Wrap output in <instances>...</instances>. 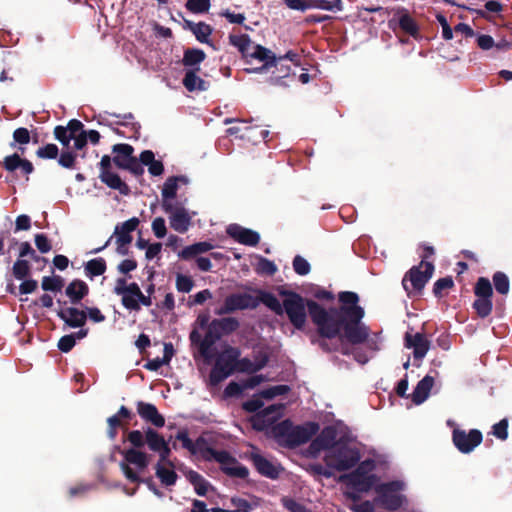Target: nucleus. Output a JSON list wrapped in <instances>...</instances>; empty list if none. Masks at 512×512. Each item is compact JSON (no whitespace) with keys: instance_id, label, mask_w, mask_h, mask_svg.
<instances>
[{"instance_id":"nucleus-31","label":"nucleus","mask_w":512,"mask_h":512,"mask_svg":"<svg viewBox=\"0 0 512 512\" xmlns=\"http://www.w3.org/2000/svg\"><path fill=\"white\" fill-rule=\"evenodd\" d=\"M155 475L164 486H173L176 484L178 479L177 473L174 471V467H169L166 464L156 463Z\"/></svg>"},{"instance_id":"nucleus-62","label":"nucleus","mask_w":512,"mask_h":512,"mask_svg":"<svg viewBox=\"0 0 512 512\" xmlns=\"http://www.w3.org/2000/svg\"><path fill=\"white\" fill-rule=\"evenodd\" d=\"M400 27L411 35H415L417 27L412 18L404 15L400 18Z\"/></svg>"},{"instance_id":"nucleus-61","label":"nucleus","mask_w":512,"mask_h":512,"mask_svg":"<svg viewBox=\"0 0 512 512\" xmlns=\"http://www.w3.org/2000/svg\"><path fill=\"white\" fill-rule=\"evenodd\" d=\"M38 283L34 279H24L23 282L19 286L20 294H30L37 290Z\"/></svg>"},{"instance_id":"nucleus-40","label":"nucleus","mask_w":512,"mask_h":512,"mask_svg":"<svg viewBox=\"0 0 512 512\" xmlns=\"http://www.w3.org/2000/svg\"><path fill=\"white\" fill-rule=\"evenodd\" d=\"M226 475L238 478H246L248 470L245 466L239 464L235 459L226 454Z\"/></svg>"},{"instance_id":"nucleus-44","label":"nucleus","mask_w":512,"mask_h":512,"mask_svg":"<svg viewBox=\"0 0 512 512\" xmlns=\"http://www.w3.org/2000/svg\"><path fill=\"white\" fill-rule=\"evenodd\" d=\"M211 7V0H187L185 8L193 14H205Z\"/></svg>"},{"instance_id":"nucleus-50","label":"nucleus","mask_w":512,"mask_h":512,"mask_svg":"<svg viewBox=\"0 0 512 512\" xmlns=\"http://www.w3.org/2000/svg\"><path fill=\"white\" fill-rule=\"evenodd\" d=\"M492 286L488 279L486 278H480L477 281L476 287H475V294L478 297H487L490 298L492 295Z\"/></svg>"},{"instance_id":"nucleus-39","label":"nucleus","mask_w":512,"mask_h":512,"mask_svg":"<svg viewBox=\"0 0 512 512\" xmlns=\"http://www.w3.org/2000/svg\"><path fill=\"white\" fill-rule=\"evenodd\" d=\"M145 438L148 448L153 452L159 451L166 442L162 435L150 427L145 431Z\"/></svg>"},{"instance_id":"nucleus-16","label":"nucleus","mask_w":512,"mask_h":512,"mask_svg":"<svg viewBox=\"0 0 512 512\" xmlns=\"http://www.w3.org/2000/svg\"><path fill=\"white\" fill-rule=\"evenodd\" d=\"M282 404L271 405L253 418V426L258 430H264L272 425L282 414Z\"/></svg>"},{"instance_id":"nucleus-41","label":"nucleus","mask_w":512,"mask_h":512,"mask_svg":"<svg viewBox=\"0 0 512 512\" xmlns=\"http://www.w3.org/2000/svg\"><path fill=\"white\" fill-rule=\"evenodd\" d=\"M183 85L188 91L204 89V81L196 74V71L194 70H189L186 72L183 78Z\"/></svg>"},{"instance_id":"nucleus-37","label":"nucleus","mask_w":512,"mask_h":512,"mask_svg":"<svg viewBox=\"0 0 512 512\" xmlns=\"http://www.w3.org/2000/svg\"><path fill=\"white\" fill-rule=\"evenodd\" d=\"M186 477L188 481L194 486L195 492L199 496H205L208 492L209 483L205 478L194 470H190Z\"/></svg>"},{"instance_id":"nucleus-19","label":"nucleus","mask_w":512,"mask_h":512,"mask_svg":"<svg viewBox=\"0 0 512 512\" xmlns=\"http://www.w3.org/2000/svg\"><path fill=\"white\" fill-rule=\"evenodd\" d=\"M227 233L236 241L245 245L254 246L260 240V236L257 232L237 224L229 225L227 228Z\"/></svg>"},{"instance_id":"nucleus-53","label":"nucleus","mask_w":512,"mask_h":512,"mask_svg":"<svg viewBox=\"0 0 512 512\" xmlns=\"http://www.w3.org/2000/svg\"><path fill=\"white\" fill-rule=\"evenodd\" d=\"M53 133L55 139L58 140L64 148L68 149L72 138H70L67 128H65V126L58 125L54 128Z\"/></svg>"},{"instance_id":"nucleus-22","label":"nucleus","mask_w":512,"mask_h":512,"mask_svg":"<svg viewBox=\"0 0 512 512\" xmlns=\"http://www.w3.org/2000/svg\"><path fill=\"white\" fill-rule=\"evenodd\" d=\"M119 466L128 481L137 484L144 483L147 485L148 489L154 493V495L160 498L163 497V492L156 487L152 477L141 478L139 474L125 462H120Z\"/></svg>"},{"instance_id":"nucleus-54","label":"nucleus","mask_w":512,"mask_h":512,"mask_svg":"<svg viewBox=\"0 0 512 512\" xmlns=\"http://www.w3.org/2000/svg\"><path fill=\"white\" fill-rule=\"evenodd\" d=\"M76 345L75 335L74 334H68L62 336L57 344L58 349L63 353L70 352L74 346Z\"/></svg>"},{"instance_id":"nucleus-35","label":"nucleus","mask_w":512,"mask_h":512,"mask_svg":"<svg viewBox=\"0 0 512 512\" xmlns=\"http://www.w3.org/2000/svg\"><path fill=\"white\" fill-rule=\"evenodd\" d=\"M211 248L212 246L208 242H198L185 247L182 251L179 252L178 256L183 260H190L204 252H207Z\"/></svg>"},{"instance_id":"nucleus-2","label":"nucleus","mask_w":512,"mask_h":512,"mask_svg":"<svg viewBox=\"0 0 512 512\" xmlns=\"http://www.w3.org/2000/svg\"><path fill=\"white\" fill-rule=\"evenodd\" d=\"M339 299L341 309L326 311L314 301H308L310 316L321 336L337 337L342 343L358 344L366 340L368 332L360 323L364 312L357 305L358 296L353 292H342Z\"/></svg>"},{"instance_id":"nucleus-36","label":"nucleus","mask_w":512,"mask_h":512,"mask_svg":"<svg viewBox=\"0 0 512 512\" xmlns=\"http://www.w3.org/2000/svg\"><path fill=\"white\" fill-rule=\"evenodd\" d=\"M293 425L289 421H283L271 430L272 435L281 443L290 445V437H292Z\"/></svg>"},{"instance_id":"nucleus-64","label":"nucleus","mask_w":512,"mask_h":512,"mask_svg":"<svg viewBox=\"0 0 512 512\" xmlns=\"http://www.w3.org/2000/svg\"><path fill=\"white\" fill-rule=\"evenodd\" d=\"M282 503L284 507L290 512H307L303 505L297 503L293 499L283 498Z\"/></svg>"},{"instance_id":"nucleus-5","label":"nucleus","mask_w":512,"mask_h":512,"mask_svg":"<svg viewBox=\"0 0 512 512\" xmlns=\"http://www.w3.org/2000/svg\"><path fill=\"white\" fill-rule=\"evenodd\" d=\"M176 440L182 443V447L187 449L193 455H199L204 460H215L221 466L224 465V450L214 449L206 436H200L196 441H192L186 429L179 430L175 436Z\"/></svg>"},{"instance_id":"nucleus-9","label":"nucleus","mask_w":512,"mask_h":512,"mask_svg":"<svg viewBox=\"0 0 512 512\" xmlns=\"http://www.w3.org/2000/svg\"><path fill=\"white\" fill-rule=\"evenodd\" d=\"M359 460L358 452L345 445H338L328 451L325 461L328 466L337 470H346Z\"/></svg>"},{"instance_id":"nucleus-7","label":"nucleus","mask_w":512,"mask_h":512,"mask_svg":"<svg viewBox=\"0 0 512 512\" xmlns=\"http://www.w3.org/2000/svg\"><path fill=\"white\" fill-rule=\"evenodd\" d=\"M373 468L374 463L372 461H364L356 471L342 476L341 480L358 492H368L373 488L376 490L379 484L376 476L371 473Z\"/></svg>"},{"instance_id":"nucleus-3","label":"nucleus","mask_w":512,"mask_h":512,"mask_svg":"<svg viewBox=\"0 0 512 512\" xmlns=\"http://www.w3.org/2000/svg\"><path fill=\"white\" fill-rule=\"evenodd\" d=\"M30 140L31 135L27 128L19 127L15 129L13 132V141L9 145L11 148H15L18 144V152L4 157L1 162L2 167L7 172L13 173L20 170V172L26 176V180H29V175L34 172V165L28 159L22 158L21 155L25 154L26 148L24 145L28 144Z\"/></svg>"},{"instance_id":"nucleus-1","label":"nucleus","mask_w":512,"mask_h":512,"mask_svg":"<svg viewBox=\"0 0 512 512\" xmlns=\"http://www.w3.org/2000/svg\"><path fill=\"white\" fill-rule=\"evenodd\" d=\"M189 341L194 359L202 361L199 370L205 377L207 389L223 400L220 384L224 381V318L211 320L209 311L201 312L193 323Z\"/></svg>"},{"instance_id":"nucleus-38","label":"nucleus","mask_w":512,"mask_h":512,"mask_svg":"<svg viewBox=\"0 0 512 512\" xmlns=\"http://www.w3.org/2000/svg\"><path fill=\"white\" fill-rule=\"evenodd\" d=\"M206 54L203 50L197 48H188L184 51L182 63L186 67L199 65L204 61Z\"/></svg>"},{"instance_id":"nucleus-13","label":"nucleus","mask_w":512,"mask_h":512,"mask_svg":"<svg viewBox=\"0 0 512 512\" xmlns=\"http://www.w3.org/2000/svg\"><path fill=\"white\" fill-rule=\"evenodd\" d=\"M162 208L169 214L170 226L179 233L188 231L192 217L181 204L174 205L171 201H162Z\"/></svg>"},{"instance_id":"nucleus-33","label":"nucleus","mask_w":512,"mask_h":512,"mask_svg":"<svg viewBox=\"0 0 512 512\" xmlns=\"http://www.w3.org/2000/svg\"><path fill=\"white\" fill-rule=\"evenodd\" d=\"M178 182L187 183L185 176H171L166 179L162 188V201H170L176 198Z\"/></svg>"},{"instance_id":"nucleus-55","label":"nucleus","mask_w":512,"mask_h":512,"mask_svg":"<svg viewBox=\"0 0 512 512\" xmlns=\"http://www.w3.org/2000/svg\"><path fill=\"white\" fill-rule=\"evenodd\" d=\"M35 245L41 253H48L52 249V245L48 237L43 233H38L34 238Z\"/></svg>"},{"instance_id":"nucleus-8","label":"nucleus","mask_w":512,"mask_h":512,"mask_svg":"<svg viewBox=\"0 0 512 512\" xmlns=\"http://www.w3.org/2000/svg\"><path fill=\"white\" fill-rule=\"evenodd\" d=\"M404 489V483L394 481L386 484H379L376 487L377 497L374 502L383 508L396 510L405 502V497L400 493Z\"/></svg>"},{"instance_id":"nucleus-51","label":"nucleus","mask_w":512,"mask_h":512,"mask_svg":"<svg viewBox=\"0 0 512 512\" xmlns=\"http://www.w3.org/2000/svg\"><path fill=\"white\" fill-rule=\"evenodd\" d=\"M495 289L501 294H507L509 291L508 277L501 272H497L493 277Z\"/></svg>"},{"instance_id":"nucleus-20","label":"nucleus","mask_w":512,"mask_h":512,"mask_svg":"<svg viewBox=\"0 0 512 512\" xmlns=\"http://www.w3.org/2000/svg\"><path fill=\"white\" fill-rule=\"evenodd\" d=\"M57 316L71 328L83 327L87 321L86 312L76 307L60 309Z\"/></svg>"},{"instance_id":"nucleus-26","label":"nucleus","mask_w":512,"mask_h":512,"mask_svg":"<svg viewBox=\"0 0 512 512\" xmlns=\"http://www.w3.org/2000/svg\"><path fill=\"white\" fill-rule=\"evenodd\" d=\"M112 152L115 153V156L113 157V163L119 169H123L126 163H129L130 160L134 158V148L130 144H115L112 147Z\"/></svg>"},{"instance_id":"nucleus-17","label":"nucleus","mask_w":512,"mask_h":512,"mask_svg":"<svg viewBox=\"0 0 512 512\" xmlns=\"http://www.w3.org/2000/svg\"><path fill=\"white\" fill-rule=\"evenodd\" d=\"M137 413L143 420L151 423L157 428H161L165 425L164 416L159 413L157 407L154 404L138 401Z\"/></svg>"},{"instance_id":"nucleus-11","label":"nucleus","mask_w":512,"mask_h":512,"mask_svg":"<svg viewBox=\"0 0 512 512\" xmlns=\"http://www.w3.org/2000/svg\"><path fill=\"white\" fill-rule=\"evenodd\" d=\"M112 161L113 159L109 155L102 156L99 163V178L109 188L119 191L121 195L128 196L131 193L130 187L122 181L118 174L111 172Z\"/></svg>"},{"instance_id":"nucleus-21","label":"nucleus","mask_w":512,"mask_h":512,"mask_svg":"<svg viewBox=\"0 0 512 512\" xmlns=\"http://www.w3.org/2000/svg\"><path fill=\"white\" fill-rule=\"evenodd\" d=\"M140 221L137 217H132L121 225H116L114 235L116 236V243L121 245H129L133 237L131 233L137 229Z\"/></svg>"},{"instance_id":"nucleus-24","label":"nucleus","mask_w":512,"mask_h":512,"mask_svg":"<svg viewBox=\"0 0 512 512\" xmlns=\"http://www.w3.org/2000/svg\"><path fill=\"white\" fill-rule=\"evenodd\" d=\"M319 427L315 423H307L303 426H293L292 437H290V445H298L308 441L318 431Z\"/></svg>"},{"instance_id":"nucleus-4","label":"nucleus","mask_w":512,"mask_h":512,"mask_svg":"<svg viewBox=\"0 0 512 512\" xmlns=\"http://www.w3.org/2000/svg\"><path fill=\"white\" fill-rule=\"evenodd\" d=\"M230 42L236 46L245 57L255 58L264 62L265 64L260 68V71L275 65L276 67L280 66L281 70V74L276 76V79H280L288 75L290 70L289 67H285L282 63L277 64V59L270 50L260 45L253 44L247 36L230 35Z\"/></svg>"},{"instance_id":"nucleus-58","label":"nucleus","mask_w":512,"mask_h":512,"mask_svg":"<svg viewBox=\"0 0 512 512\" xmlns=\"http://www.w3.org/2000/svg\"><path fill=\"white\" fill-rule=\"evenodd\" d=\"M157 453L159 454V460L157 463L166 464L169 467H174L173 462L170 460L171 448L167 442H165V444L159 451H157Z\"/></svg>"},{"instance_id":"nucleus-48","label":"nucleus","mask_w":512,"mask_h":512,"mask_svg":"<svg viewBox=\"0 0 512 512\" xmlns=\"http://www.w3.org/2000/svg\"><path fill=\"white\" fill-rule=\"evenodd\" d=\"M474 308L476 309L479 316L486 317L492 310V302L490 298L478 297V299L474 302Z\"/></svg>"},{"instance_id":"nucleus-34","label":"nucleus","mask_w":512,"mask_h":512,"mask_svg":"<svg viewBox=\"0 0 512 512\" xmlns=\"http://www.w3.org/2000/svg\"><path fill=\"white\" fill-rule=\"evenodd\" d=\"M106 269L107 264L105 259L102 257L91 259L84 266L86 276L91 279L103 275L106 272Z\"/></svg>"},{"instance_id":"nucleus-43","label":"nucleus","mask_w":512,"mask_h":512,"mask_svg":"<svg viewBox=\"0 0 512 512\" xmlns=\"http://www.w3.org/2000/svg\"><path fill=\"white\" fill-rule=\"evenodd\" d=\"M64 286V279L61 276H44L41 287L44 291L58 292Z\"/></svg>"},{"instance_id":"nucleus-32","label":"nucleus","mask_w":512,"mask_h":512,"mask_svg":"<svg viewBox=\"0 0 512 512\" xmlns=\"http://www.w3.org/2000/svg\"><path fill=\"white\" fill-rule=\"evenodd\" d=\"M121 292H125L121 299L122 305L130 311H139L138 301L134 300V297L141 292L139 285L136 282H132Z\"/></svg>"},{"instance_id":"nucleus-29","label":"nucleus","mask_w":512,"mask_h":512,"mask_svg":"<svg viewBox=\"0 0 512 512\" xmlns=\"http://www.w3.org/2000/svg\"><path fill=\"white\" fill-rule=\"evenodd\" d=\"M253 462L257 470L264 476L276 478L279 475L280 467L259 454H254Z\"/></svg>"},{"instance_id":"nucleus-46","label":"nucleus","mask_w":512,"mask_h":512,"mask_svg":"<svg viewBox=\"0 0 512 512\" xmlns=\"http://www.w3.org/2000/svg\"><path fill=\"white\" fill-rule=\"evenodd\" d=\"M193 34L195 35L196 39L201 43H209L208 37L212 33V28L210 25L199 22L196 25H193Z\"/></svg>"},{"instance_id":"nucleus-30","label":"nucleus","mask_w":512,"mask_h":512,"mask_svg":"<svg viewBox=\"0 0 512 512\" xmlns=\"http://www.w3.org/2000/svg\"><path fill=\"white\" fill-rule=\"evenodd\" d=\"M256 299L247 294L232 295L226 299V311L246 309L256 306Z\"/></svg>"},{"instance_id":"nucleus-63","label":"nucleus","mask_w":512,"mask_h":512,"mask_svg":"<svg viewBox=\"0 0 512 512\" xmlns=\"http://www.w3.org/2000/svg\"><path fill=\"white\" fill-rule=\"evenodd\" d=\"M507 428H508L507 421L501 420L499 423H497L493 426V434L497 438H499L501 440H505L508 436Z\"/></svg>"},{"instance_id":"nucleus-56","label":"nucleus","mask_w":512,"mask_h":512,"mask_svg":"<svg viewBox=\"0 0 512 512\" xmlns=\"http://www.w3.org/2000/svg\"><path fill=\"white\" fill-rule=\"evenodd\" d=\"M152 231L157 238H163L167 234L165 220L162 217H156L152 222Z\"/></svg>"},{"instance_id":"nucleus-45","label":"nucleus","mask_w":512,"mask_h":512,"mask_svg":"<svg viewBox=\"0 0 512 512\" xmlns=\"http://www.w3.org/2000/svg\"><path fill=\"white\" fill-rule=\"evenodd\" d=\"M263 381L262 376H252L250 377L243 387H240L237 383H230L226 387V395H233L241 391L243 388H253L259 385Z\"/></svg>"},{"instance_id":"nucleus-25","label":"nucleus","mask_w":512,"mask_h":512,"mask_svg":"<svg viewBox=\"0 0 512 512\" xmlns=\"http://www.w3.org/2000/svg\"><path fill=\"white\" fill-rule=\"evenodd\" d=\"M89 293V286L86 282L80 279H75L68 284L65 294L70 299L72 304H78Z\"/></svg>"},{"instance_id":"nucleus-52","label":"nucleus","mask_w":512,"mask_h":512,"mask_svg":"<svg viewBox=\"0 0 512 512\" xmlns=\"http://www.w3.org/2000/svg\"><path fill=\"white\" fill-rule=\"evenodd\" d=\"M194 286V281L191 277L178 274L176 277V288L179 292L189 293Z\"/></svg>"},{"instance_id":"nucleus-60","label":"nucleus","mask_w":512,"mask_h":512,"mask_svg":"<svg viewBox=\"0 0 512 512\" xmlns=\"http://www.w3.org/2000/svg\"><path fill=\"white\" fill-rule=\"evenodd\" d=\"M65 128L69 131L70 138H75L79 133L85 131L83 123L78 119H71Z\"/></svg>"},{"instance_id":"nucleus-27","label":"nucleus","mask_w":512,"mask_h":512,"mask_svg":"<svg viewBox=\"0 0 512 512\" xmlns=\"http://www.w3.org/2000/svg\"><path fill=\"white\" fill-rule=\"evenodd\" d=\"M257 505V500L251 496H232L230 498V508L226 509V512H250Z\"/></svg>"},{"instance_id":"nucleus-57","label":"nucleus","mask_w":512,"mask_h":512,"mask_svg":"<svg viewBox=\"0 0 512 512\" xmlns=\"http://www.w3.org/2000/svg\"><path fill=\"white\" fill-rule=\"evenodd\" d=\"M293 267L297 274L306 275L310 271L309 263L301 256H296L293 261Z\"/></svg>"},{"instance_id":"nucleus-28","label":"nucleus","mask_w":512,"mask_h":512,"mask_svg":"<svg viewBox=\"0 0 512 512\" xmlns=\"http://www.w3.org/2000/svg\"><path fill=\"white\" fill-rule=\"evenodd\" d=\"M433 385V377L425 376L421 381L418 382L417 386L415 387L411 395L412 401L417 405L422 404L428 398Z\"/></svg>"},{"instance_id":"nucleus-6","label":"nucleus","mask_w":512,"mask_h":512,"mask_svg":"<svg viewBox=\"0 0 512 512\" xmlns=\"http://www.w3.org/2000/svg\"><path fill=\"white\" fill-rule=\"evenodd\" d=\"M127 440L133 448L122 452L124 457L122 462L127 463L129 466L134 465L139 472H143L150 462V456L140 450L146 444L145 433L143 434L140 430H132L128 433Z\"/></svg>"},{"instance_id":"nucleus-14","label":"nucleus","mask_w":512,"mask_h":512,"mask_svg":"<svg viewBox=\"0 0 512 512\" xmlns=\"http://www.w3.org/2000/svg\"><path fill=\"white\" fill-rule=\"evenodd\" d=\"M289 391V387L287 385H276L269 387L267 389L262 390L259 394L255 395L253 399L246 402L244 407L246 410L254 412L260 409L264 403L262 399L272 400L279 395H284Z\"/></svg>"},{"instance_id":"nucleus-47","label":"nucleus","mask_w":512,"mask_h":512,"mask_svg":"<svg viewBox=\"0 0 512 512\" xmlns=\"http://www.w3.org/2000/svg\"><path fill=\"white\" fill-rule=\"evenodd\" d=\"M59 154L57 145L49 143L43 147H40L36 151L37 157L41 159H56Z\"/></svg>"},{"instance_id":"nucleus-10","label":"nucleus","mask_w":512,"mask_h":512,"mask_svg":"<svg viewBox=\"0 0 512 512\" xmlns=\"http://www.w3.org/2000/svg\"><path fill=\"white\" fill-rule=\"evenodd\" d=\"M308 302L297 294L291 293L286 295L283 300L284 310L290 322L297 329H302L306 323V308Z\"/></svg>"},{"instance_id":"nucleus-15","label":"nucleus","mask_w":512,"mask_h":512,"mask_svg":"<svg viewBox=\"0 0 512 512\" xmlns=\"http://www.w3.org/2000/svg\"><path fill=\"white\" fill-rule=\"evenodd\" d=\"M453 441L456 447L463 453L471 452L482 441V434L478 430H471L469 433L455 430Z\"/></svg>"},{"instance_id":"nucleus-18","label":"nucleus","mask_w":512,"mask_h":512,"mask_svg":"<svg viewBox=\"0 0 512 512\" xmlns=\"http://www.w3.org/2000/svg\"><path fill=\"white\" fill-rule=\"evenodd\" d=\"M405 345L407 348L413 349V355L416 359H422L430 348V342L421 333H406Z\"/></svg>"},{"instance_id":"nucleus-59","label":"nucleus","mask_w":512,"mask_h":512,"mask_svg":"<svg viewBox=\"0 0 512 512\" xmlns=\"http://www.w3.org/2000/svg\"><path fill=\"white\" fill-rule=\"evenodd\" d=\"M123 170H128L136 177L142 176L144 174V168L136 157L130 160L129 163H126V165L123 167Z\"/></svg>"},{"instance_id":"nucleus-42","label":"nucleus","mask_w":512,"mask_h":512,"mask_svg":"<svg viewBox=\"0 0 512 512\" xmlns=\"http://www.w3.org/2000/svg\"><path fill=\"white\" fill-rule=\"evenodd\" d=\"M31 273L30 263L25 259H17L12 267V274L17 280H24Z\"/></svg>"},{"instance_id":"nucleus-23","label":"nucleus","mask_w":512,"mask_h":512,"mask_svg":"<svg viewBox=\"0 0 512 512\" xmlns=\"http://www.w3.org/2000/svg\"><path fill=\"white\" fill-rule=\"evenodd\" d=\"M335 442V431L331 428L324 429L319 436L311 443L310 452L314 455L322 450L333 449Z\"/></svg>"},{"instance_id":"nucleus-12","label":"nucleus","mask_w":512,"mask_h":512,"mask_svg":"<svg viewBox=\"0 0 512 512\" xmlns=\"http://www.w3.org/2000/svg\"><path fill=\"white\" fill-rule=\"evenodd\" d=\"M433 270L432 263L423 260L418 267L412 268L403 279L405 290L408 292L421 290L431 278Z\"/></svg>"},{"instance_id":"nucleus-49","label":"nucleus","mask_w":512,"mask_h":512,"mask_svg":"<svg viewBox=\"0 0 512 512\" xmlns=\"http://www.w3.org/2000/svg\"><path fill=\"white\" fill-rule=\"evenodd\" d=\"M77 154L70 150H64L58 158L60 166L66 169H73L75 167Z\"/></svg>"}]
</instances>
